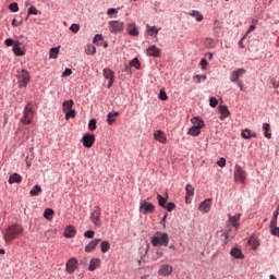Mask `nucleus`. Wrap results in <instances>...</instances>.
Listing matches in <instances>:
<instances>
[{"mask_svg": "<svg viewBox=\"0 0 279 279\" xmlns=\"http://www.w3.org/2000/svg\"><path fill=\"white\" fill-rule=\"evenodd\" d=\"M20 234H23V228L21 225H12L7 228L3 239L5 243H12L16 236H20Z\"/></svg>", "mask_w": 279, "mask_h": 279, "instance_id": "nucleus-1", "label": "nucleus"}, {"mask_svg": "<svg viewBox=\"0 0 279 279\" xmlns=\"http://www.w3.org/2000/svg\"><path fill=\"white\" fill-rule=\"evenodd\" d=\"M21 121L24 125H29L32 121H34V104L27 102L24 108L23 118Z\"/></svg>", "mask_w": 279, "mask_h": 279, "instance_id": "nucleus-2", "label": "nucleus"}, {"mask_svg": "<svg viewBox=\"0 0 279 279\" xmlns=\"http://www.w3.org/2000/svg\"><path fill=\"white\" fill-rule=\"evenodd\" d=\"M151 244L154 247L158 245H165L167 247L169 245V234L167 232H157L151 239Z\"/></svg>", "mask_w": 279, "mask_h": 279, "instance_id": "nucleus-3", "label": "nucleus"}, {"mask_svg": "<svg viewBox=\"0 0 279 279\" xmlns=\"http://www.w3.org/2000/svg\"><path fill=\"white\" fill-rule=\"evenodd\" d=\"M32 80V76L27 72V70H19L17 71V82L20 84V88H25L29 81Z\"/></svg>", "mask_w": 279, "mask_h": 279, "instance_id": "nucleus-4", "label": "nucleus"}, {"mask_svg": "<svg viewBox=\"0 0 279 279\" xmlns=\"http://www.w3.org/2000/svg\"><path fill=\"white\" fill-rule=\"evenodd\" d=\"M246 178H247V173L245 172V170H243L241 166L236 165L233 173L234 182H238L240 184H245Z\"/></svg>", "mask_w": 279, "mask_h": 279, "instance_id": "nucleus-5", "label": "nucleus"}, {"mask_svg": "<svg viewBox=\"0 0 279 279\" xmlns=\"http://www.w3.org/2000/svg\"><path fill=\"white\" fill-rule=\"evenodd\" d=\"M125 29V24L121 21H110L109 22V32L111 34H121Z\"/></svg>", "mask_w": 279, "mask_h": 279, "instance_id": "nucleus-6", "label": "nucleus"}, {"mask_svg": "<svg viewBox=\"0 0 279 279\" xmlns=\"http://www.w3.org/2000/svg\"><path fill=\"white\" fill-rule=\"evenodd\" d=\"M92 223L99 228L101 226V208L97 206L89 217Z\"/></svg>", "mask_w": 279, "mask_h": 279, "instance_id": "nucleus-7", "label": "nucleus"}, {"mask_svg": "<svg viewBox=\"0 0 279 279\" xmlns=\"http://www.w3.org/2000/svg\"><path fill=\"white\" fill-rule=\"evenodd\" d=\"M245 73H247V71L243 68L234 70L230 75V82H232L233 84H239V82H241L239 77L241 75H245Z\"/></svg>", "mask_w": 279, "mask_h": 279, "instance_id": "nucleus-8", "label": "nucleus"}, {"mask_svg": "<svg viewBox=\"0 0 279 279\" xmlns=\"http://www.w3.org/2000/svg\"><path fill=\"white\" fill-rule=\"evenodd\" d=\"M140 210H143L144 215H151V213L156 210V207L154 206V204L147 201H143L141 203Z\"/></svg>", "mask_w": 279, "mask_h": 279, "instance_id": "nucleus-9", "label": "nucleus"}, {"mask_svg": "<svg viewBox=\"0 0 279 279\" xmlns=\"http://www.w3.org/2000/svg\"><path fill=\"white\" fill-rule=\"evenodd\" d=\"M213 207V199L207 198L204 202L199 204V211L206 215L207 213H210V208Z\"/></svg>", "mask_w": 279, "mask_h": 279, "instance_id": "nucleus-10", "label": "nucleus"}, {"mask_svg": "<svg viewBox=\"0 0 279 279\" xmlns=\"http://www.w3.org/2000/svg\"><path fill=\"white\" fill-rule=\"evenodd\" d=\"M172 274H173V266L169 264L161 265V267L158 270V275L163 277L171 276Z\"/></svg>", "mask_w": 279, "mask_h": 279, "instance_id": "nucleus-11", "label": "nucleus"}, {"mask_svg": "<svg viewBox=\"0 0 279 279\" xmlns=\"http://www.w3.org/2000/svg\"><path fill=\"white\" fill-rule=\"evenodd\" d=\"M104 77L109 80L108 88H111V86L114 84V72L109 68H105Z\"/></svg>", "mask_w": 279, "mask_h": 279, "instance_id": "nucleus-12", "label": "nucleus"}, {"mask_svg": "<svg viewBox=\"0 0 279 279\" xmlns=\"http://www.w3.org/2000/svg\"><path fill=\"white\" fill-rule=\"evenodd\" d=\"M83 145L84 147H87L88 149H90V147H93V145H95V136L93 134H85L83 136Z\"/></svg>", "mask_w": 279, "mask_h": 279, "instance_id": "nucleus-13", "label": "nucleus"}, {"mask_svg": "<svg viewBox=\"0 0 279 279\" xmlns=\"http://www.w3.org/2000/svg\"><path fill=\"white\" fill-rule=\"evenodd\" d=\"M146 53L151 58H160L161 50L156 45H153L147 48Z\"/></svg>", "mask_w": 279, "mask_h": 279, "instance_id": "nucleus-14", "label": "nucleus"}, {"mask_svg": "<svg viewBox=\"0 0 279 279\" xmlns=\"http://www.w3.org/2000/svg\"><path fill=\"white\" fill-rule=\"evenodd\" d=\"M66 271L68 274H73V271H75V269H77V259L75 257L70 258L66 262Z\"/></svg>", "mask_w": 279, "mask_h": 279, "instance_id": "nucleus-15", "label": "nucleus"}, {"mask_svg": "<svg viewBox=\"0 0 279 279\" xmlns=\"http://www.w3.org/2000/svg\"><path fill=\"white\" fill-rule=\"evenodd\" d=\"M155 141L162 143L163 145L167 144V135L161 130L155 131L153 134Z\"/></svg>", "mask_w": 279, "mask_h": 279, "instance_id": "nucleus-16", "label": "nucleus"}, {"mask_svg": "<svg viewBox=\"0 0 279 279\" xmlns=\"http://www.w3.org/2000/svg\"><path fill=\"white\" fill-rule=\"evenodd\" d=\"M185 191H186L185 203L191 204V197H193L195 195V187H193V185H191V184H187L185 186Z\"/></svg>", "mask_w": 279, "mask_h": 279, "instance_id": "nucleus-17", "label": "nucleus"}, {"mask_svg": "<svg viewBox=\"0 0 279 279\" xmlns=\"http://www.w3.org/2000/svg\"><path fill=\"white\" fill-rule=\"evenodd\" d=\"M76 234H77V230H75V227L73 226L65 227L64 233H63V236H65V239H73Z\"/></svg>", "mask_w": 279, "mask_h": 279, "instance_id": "nucleus-18", "label": "nucleus"}, {"mask_svg": "<svg viewBox=\"0 0 279 279\" xmlns=\"http://www.w3.org/2000/svg\"><path fill=\"white\" fill-rule=\"evenodd\" d=\"M101 242V239H95L93 241H90L86 246H85V252L87 254H90V252H93L95 250V247H97L99 245V243Z\"/></svg>", "mask_w": 279, "mask_h": 279, "instance_id": "nucleus-19", "label": "nucleus"}, {"mask_svg": "<svg viewBox=\"0 0 279 279\" xmlns=\"http://www.w3.org/2000/svg\"><path fill=\"white\" fill-rule=\"evenodd\" d=\"M23 44H21L20 41H16L13 46V53L14 56H17V57H21V56H24L25 54V50H23L21 47H22Z\"/></svg>", "mask_w": 279, "mask_h": 279, "instance_id": "nucleus-20", "label": "nucleus"}, {"mask_svg": "<svg viewBox=\"0 0 279 279\" xmlns=\"http://www.w3.org/2000/svg\"><path fill=\"white\" fill-rule=\"evenodd\" d=\"M23 182V177L19 173H13L9 177V184H21Z\"/></svg>", "mask_w": 279, "mask_h": 279, "instance_id": "nucleus-21", "label": "nucleus"}, {"mask_svg": "<svg viewBox=\"0 0 279 279\" xmlns=\"http://www.w3.org/2000/svg\"><path fill=\"white\" fill-rule=\"evenodd\" d=\"M101 265V259L99 258H92L89 262L88 270L95 271Z\"/></svg>", "mask_w": 279, "mask_h": 279, "instance_id": "nucleus-22", "label": "nucleus"}, {"mask_svg": "<svg viewBox=\"0 0 279 279\" xmlns=\"http://www.w3.org/2000/svg\"><path fill=\"white\" fill-rule=\"evenodd\" d=\"M220 112V121H223V119H228L230 117V110L228 109V106H220L219 107Z\"/></svg>", "mask_w": 279, "mask_h": 279, "instance_id": "nucleus-23", "label": "nucleus"}, {"mask_svg": "<svg viewBox=\"0 0 279 279\" xmlns=\"http://www.w3.org/2000/svg\"><path fill=\"white\" fill-rule=\"evenodd\" d=\"M230 254L233 256V258L243 259L245 256L243 255V252H241V248L233 247L230 251Z\"/></svg>", "mask_w": 279, "mask_h": 279, "instance_id": "nucleus-24", "label": "nucleus"}, {"mask_svg": "<svg viewBox=\"0 0 279 279\" xmlns=\"http://www.w3.org/2000/svg\"><path fill=\"white\" fill-rule=\"evenodd\" d=\"M241 219V215L230 216L229 221L235 230H239V221Z\"/></svg>", "mask_w": 279, "mask_h": 279, "instance_id": "nucleus-25", "label": "nucleus"}, {"mask_svg": "<svg viewBox=\"0 0 279 279\" xmlns=\"http://www.w3.org/2000/svg\"><path fill=\"white\" fill-rule=\"evenodd\" d=\"M191 122L193 123L194 128H198V130H202V128L205 125L204 120L197 117L192 118Z\"/></svg>", "mask_w": 279, "mask_h": 279, "instance_id": "nucleus-26", "label": "nucleus"}, {"mask_svg": "<svg viewBox=\"0 0 279 279\" xmlns=\"http://www.w3.org/2000/svg\"><path fill=\"white\" fill-rule=\"evenodd\" d=\"M126 31L130 36H138V28H136V24H129Z\"/></svg>", "mask_w": 279, "mask_h": 279, "instance_id": "nucleus-27", "label": "nucleus"}, {"mask_svg": "<svg viewBox=\"0 0 279 279\" xmlns=\"http://www.w3.org/2000/svg\"><path fill=\"white\" fill-rule=\"evenodd\" d=\"M242 138H256V133L252 132V130L245 129L242 131Z\"/></svg>", "mask_w": 279, "mask_h": 279, "instance_id": "nucleus-28", "label": "nucleus"}, {"mask_svg": "<svg viewBox=\"0 0 279 279\" xmlns=\"http://www.w3.org/2000/svg\"><path fill=\"white\" fill-rule=\"evenodd\" d=\"M114 117H119V112L114 111V112H109L107 114V123H108V125H112V123H114V121H116Z\"/></svg>", "mask_w": 279, "mask_h": 279, "instance_id": "nucleus-29", "label": "nucleus"}, {"mask_svg": "<svg viewBox=\"0 0 279 279\" xmlns=\"http://www.w3.org/2000/svg\"><path fill=\"white\" fill-rule=\"evenodd\" d=\"M248 245H251L252 250H258V245H260V242L255 236H251L248 239Z\"/></svg>", "mask_w": 279, "mask_h": 279, "instance_id": "nucleus-30", "label": "nucleus"}, {"mask_svg": "<svg viewBox=\"0 0 279 279\" xmlns=\"http://www.w3.org/2000/svg\"><path fill=\"white\" fill-rule=\"evenodd\" d=\"M187 134L190 136H199V134H202V129H198L197 126H192L189 129Z\"/></svg>", "mask_w": 279, "mask_h": 279, "instance_id": "nucleus-31", "label": "nucleus"}, {"mask_svg": "<svg viewBox=\"0 0 279 279\" xmlns=\"http://www.w3.org/2000/svg\"><path fill=\"white\" fill-rule=\"evenodd\" d=\"M40 193H43V189L40 187V185H34V187L29 192V195H32V197H36L40 195Z\"/></svg>", "mask_w": 279, "mask_h": 279, "instance_id": "nucleus-32", "label": "nucleus"}, {"mask_svg": "<svg viewBox=\"0 0 279 279\" xmlns=\"http://www.w3.org/2000/svg\"><path fill=\"white\" fill-rule=\"evenodd\" d=\"M190 16H195L198 23H201V21H204V15L199 11H195V10L191 11Z\"/></svg>", "mask_w": 279, "mask_h": 279, "instance_id": "nucleus-33", "label": "nucleus"}, {"mask_svg": "<svg viewBox=\"0 0 279 279\" xmlns=\"http://www.w3.org/2000/svg\"><path fill=\"white\" fill-rule=\"evenodd\" d=\"M44 217L45 219H48V221H51V219H53V209L51 208L45 209Z\"/></svg>", "mask_w": 279, "mask_h": 279, "instance_id": "nucleus-34", "label": "nucleus"}, {"mask_svg": "<svg viewBox=\"0 0 279 279\" xmlns=\"http://www.w3.org/2000/svg\"><path fill=\"white\" fill-rule=\"evenodd\" d=\"M158 32H160V28H157L156 26L147 25L148 36H154V34H158Z\"/></svg>", "mask_w": 279, "mask_h": 279, "instance_id": "nucleus-35", "label": "nucleus"}, {"mask_svg": "<svg viewBox=\"0 0 279 279\" xmlns=\"http://www.w3.org/2000/svg\"><path fill=\"white\" fill-rule=\"evenodd\" d=\"M100 250H101L102 254H106V252H108V250H110V242H108V241L101 242Z\"/></svg>", "mask_w": 279, "mask_h": 279, "instance_id": "nucleus-36", "label": "nucleus"}, {"mask_svg": "<svg viewBox=\"0 0 279 279\" xmlns=\"http://www.w3.org/2000/svg\"><path fill=\"white\" fill-rule=\"evenodd\" d=\"M269 128H270V125H269V123H264L263 124V130H264V136L266 137V138H271V133H269Z\"/></svg>", "mask_w": 279, "mask_h": 279, "instance_id": "nucleus-37", "label": "nucleus"}, {"mask_svg": "<svg viewBox=\"0 0 279 279\" xmlns=\"http://www.w3.org/2000/svg\"><path fill=\"white\" fill-rule=\"evenodd\" d=\"M71 108H73V100H66L63 102V112L72 110Z\"/></svg>", "mask_w": 279, "mask_h": 279, "instance_id": "nucleus-38", "label": "nucleus"}, {"mask_svg": "<svg viewBox=\"0 0 279 279\" xmlns=\"http://www.w3.org/2000/svg\"><path fill=\"white\" fill-rule=\"evenodd\" d=\"M130 66H133L134 69L140 70L141 69V61H138V58H134L130 61Z\"/></svg>", "mask_w": 279, "mask_h": 279, "instance_id": "nucleus-39", "label": "nucleus"}, {"mask_svg": "<svg viewBox=\"0 0 279 279\" xmlns=\"http://www.w3.org/2000/svg\"><path fill=\"white\" fill-rule=\"evenodd\" d=\"M193 82H195L196 84H202V82H206V75H195L193 77Z\"/></svg>", "mask_w": 279, "mask_h": 279, "instance_id": "nucleus-40", "label": "nucleus"}, {"mask_svg": "<svg viewBox=\"0 0 279 279\" xmlns=\"http://www.w3.org/2000/svg\"><path fill=\"white\" fill-rule=\"evenodd\" d=\"M85 51L87 56H95V53L97 52V48H95V46L93 45H88Z\"/></svg>", "mask_w": 279, "mask_h": 279, "instance_id": "nucleus-41", "label": "nucleus"}, {"mask_svg": "<svg viewBox=\"0 0 279 279\" xmlns=\"http://www.w3.org/2000/svg\"><path fill=\"white\" fill-rule=\"evenodd\" d=\"M158 203L161 208H166L167 206V198L162 197V195L157 194Z\"/></svg>", "mask_w": 279, "mask_h": 279, "instance_id": "nucleus-42", "label": "nucleus"}, {"mask_svg": "<svg viewBox=\"0 0 279 279\" xmlns=\"http://www.w3.org/2000/svg\"><path fill=\"white\" fill-rule=\"evenodd\" d=\"M102 41H104V36L102 35H99V34L95 35L94 41H93L94 45L100 46Z\"/></svg>", "mask_w": 279, "mask_h": 279, "instance_id": "nucleus-43", "label": "nucleus"}, {"mask_svg": "<svg viewBox=\"0 0 279 279\" xmlns=\"http://www.w3.org/2000/svg\"><path fill=\"white\" fill-rule=\"evenodd\" d=\"M88 129L92 132H95V130H97V120H95V119L89 120Z\"/></svg>", "mask_w": 279, "mask_h": 279, "instance_id": "nucleus-44", "label": "nucleus"}, {"mask_svg": "<svg viewBox=\"0 0 279 279\" xmlns=\"http://www.w3.org/2000/svg\"><path fill=\"white\" fill-rule=\"evenodd\" d=\"M27 14L29 15H34V16H38V9H36V7H29L27 10Z\"/></svg>", "mask_w": 279, "mask_h": 279, "instance_id": "nucleus-45", "label": "nucleus"}, {"mask_svg": "<svg viewBox=\"0 0 279 279\" xmlns=\"http://www.w3.org/2000/svg\"><path fill=\"white\" fill-rule=\"evenodd\" d=\"M205 46L208 47V49H213L215 47V40H213V38H206Z\"/></svg>", "mask_w": 279, "mask_h": 279, "instance_id": "nucleus-46", "label": "nucleus"}, {"mask_svg": "<svg viewBox=\"0 0 279 279\" xmlns=\"http://www.w3.org/2000/svg\"><path fill=\"white\" fill-rule=\"evenodd\" d=\"M70 119H75V110L70 109L66 113H65V120L69 121Z\"/></svg>", "mask_w": 279, "mask_h": 279, "instance_id": "nucleus-47", "label": "nucleus"}, {"mask_svg": "<svg viewBox=\"0 0 279 279\" xmlns=\"http://www.w3.org/2000/svg\"><path fill=\"white\" fill-rule=\"evenodd\" d=\"M58 53H60L59 48H51L50 49V58H58Z\"/></svg>", "mask_w": 279, "mask_h": 279, "instance_id": "nucleus-48", "label": "nucleus"}, {"mask_svg": "<svg viewBox=\"0 0 279 279\" xmlns=\"http://www.w3.org/2000/svg\"><path fill=\"white\" fill-rule=\"evenodd\" d=\"M9 10H10L11 12H19V3L12 2V3L9 5Z\"/></svg>", "mask_w": 279, "mask_h": 279, "instance_id": "nucleus-49", "label": "nucleus"}, {"mask_svg": "<svg viewBox=\"0 0 279 279\" xmlns=\"http://www.w3.org/2000/svg\"><path fill=\"white\" fill-rule=\"evenodd\" d=\"M163 208H166V210H168V213H171L172 210H174L175 209V203H168L167 205H166V207H163Z\"/></svg>", "mask_w": 279, "mask_h": 279, "instance_id": "nucleus-50", "label": "nucleus"}, {"mask_svg": "<svg viewBox=\"0 0 279 279\" xmlns=\"http://www.w3.org/2000/svg\"><path fill=\"white\" fill-rule=\"evenodd\" d=\"M218 104H219V100H217V98L211 97L209 99V106H211V108H217Z\"/></svg>", "mask_w": 279, "mask_h": 279, "instance_id": "nucleus-51", "label": "nucleus"}, {"mask_svg": "<svg viewBox=\"0 0 279 279\" xmlns=\"http://www.w3.org/2000/svg\"><path fill=\"white\" fill-rule=\"evenodd\" d=\"M84 236H85L86 239H94V238H95V231L88 230V231H86V232L84 233Z\"/></svg>", "mask_w": 279, "mask_h": 279, "instance_id": "nucleus-52", "label": "nucleus"}, {"mask_svg": "<svg viewBox=\"0 0 279 279\" xmlns=\"http://www.w3.org/2000/svg\"><path fill=\"white\" fill-rule=\"evenodd\" d=\"M71 32H73V34H77V32H80V25L78 24H72L70 26Z\"/></svg>", "mask_w": 279, "mask_h": 279, "instance_id": "nucleus-53", "label": "nucleus"}, {"mask_svg": "<svg viewBox=\"0 0 279 279\" xmlns=\"http://www.w3.org/2000/svg\"><path fill=\"white\" fill-rule=\"evenodd\" d=\"M159 99L161 101H167L168 97H167V93L165 90H160L159 93Z\"/></svg>", "mask_w": 279, "mask_h": 279, "instance_id": "nucleus-54", "label": "nucleus"}, {"mask_svg": "<svg viewBox=\"0 0 279 279\" xmlns=\"http://www.w3.org/2000/svg\"><path fill=\"white\" fill-rule=\"evenodd\" d=\"M4 45H7V47H12V46L14 47V45H16V41H14L11 38H8L5 39Z\"/></svg>", "mask_w": 279, "mask_h": 279, "instance_id": "nucleus-55", "label": "nucleus"}, {"mask_svg": "<svg viewBox=\"0 0 279 279\" xmlns=\"http://www.w3.org/2000/svg\"><path fill=\"white\" fill-rule=\"evenodd\" d=\"M73 74V70L71 69H65L64 72L62 73V77H69V75Z\"/></svg>", "mask_w": 279, "mask_h": 279, "instance_id": "nucleus-56", "label": "nucleus"}, {"mask_svg": "<svg viewBox=\"0 0 279 279\" xmlns=\"http://www.w3.org/2000/svg\"><path fill=\"white\" fill-rule=\"evenodd\" d=\"M218 167H226V158L221 157L218 161H217Z\"/></svg>", "mask_w": 279, "mask_h": 279, "instance_id": "nucleus-57", "label": "nucleus"}, {"mask_svg": "<svg viewBox=\"0 0 279 279\" xmlns=\"http://www.w3.org/2000/svg\"><path fill=\"white\" fill-rule=\"evenodd\" d=\"M271 234L274 236H278L279 238V227H274L271 230Z\"/></svg>", "mask_w": 279, "mask_h": 279, "instance_id": "nucleus-58", "label": "nucleus"}, {"mask_svg": "<svg viewBox=\"0 0 279 279\" xmlns=\"http://www.w3.org/2000/svg\"><path fill=\"white\" fill-rule=\"evenodd\" d=\"M202 69H206V66H208V61L206 59H202L199 62Z\"/></svg>", "mask_w": 279, "mask_h": 279, "instance_id": "nucleus-59", "label": "nucleus"}, {"mask_svg": "<svg viewBox=\"0 0 279 279\" xmlns=\"http://www.w3.org/2000/svg\"><path fill=\"white\" fill-rule=\"evenodd\" d=\"M277 223H278V218L272 217L271 222H270V227L276 228Z\"/></svg>", "mask_w": 279, "mask_h": 279, "instance_id": "nucleus-60", "label": "nucleus"}, {"mask_svg": "<svg viewBox=\"0 0 279 279\" xmlns=\"http://www.w3.org/2000/svg\"><path fill=\"white\" fill-rule=\"evenodd\" d=\"M117 12H119L117 9H108L107 14L110 16L112 14H117Z\"/></svg>", "mask_w": 279, "mask_h": 279, "instance_id": "nucleus-61", "label": "nucleus"}, {"mask_svg": "<svg viewBox=\"0 0 279 279\" xmlns=\"http://www.w3.org/2000/svg\"><path fill=\"white\" fill-rule=\"evenodd\" d=\"M272 88H279V82L271 80Z\"/></svg>", "mask_w": 279, "mask_h": 279, "instance_id": "nucleus-62", "label": "nucleus"}, {"mask_svg": "<svg viewBox=\"0 0 279 279\" xmlns=\"http://www.w3.org/2000/svg\"><path fill=\"white\" fill-rule=\"evenodd\" d=\"M236 84V86H239L240 87V90L243 93L245 89L243 88V83H242V81H240V82H238V83H235Z\"/></svg>", "mask_w": 279, "mask_h": 279, "instance_id": "nucleus-63", "label": "nucleus"}, {"mask_svg": "<svg viewBox=\"0 0 279 279\" xmlns=\"http://www.w3.org/2000/svg\"><path fill=\"white\" fill-rule=\"evenodd\" d=\"M254 29H256V26L254 24H252L248 28V31L246 32V34H250L252 32H254Z\"/></svg>", "mask_w": 279, "mask_h": 279, "instance_id": "nucleus-64", "label": "nucleus"}]
</instances>
